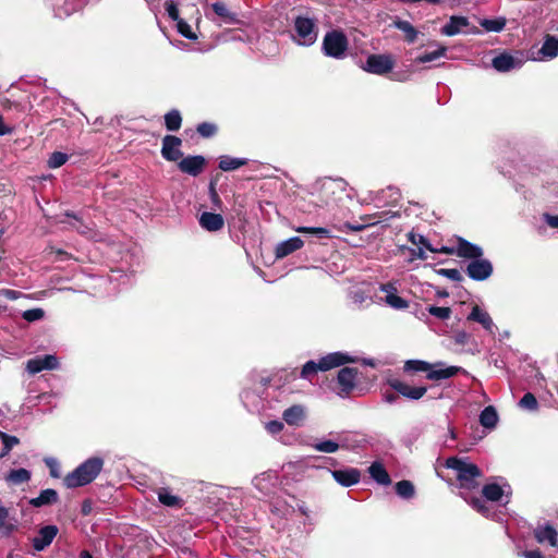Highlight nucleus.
<instances>
[{"label":"nucleus","mask_w":558,"mask_h":558,"mask_svg":"<svg viewBox=\"0 0 558 558\" xmlns=\"http://www.w3.org/2000/svg\"><path fill=\"white\" fill-rule=\"evenodd\" d=\"M446 466L454 472L456 480L461 489L471 490L478 486L482 471L466 459L451 457L446 461Z\"/></svg>","instance_id":"1"},{"label":"nucleus","mask_w":558,"mask_h":558,"mask_svg":"<svg viewBox=\"0 0 558 558\" xmlns=\"http://www.w3.org/2000/svg\"><path fill=\"white\" fill-rule=\"evenodd\" d=\"M102 466L104 460L101 458H89L69 473L64 477L63 483L68 488L85 486L97 477Z\"/></svg>","instance_id":"2"},{"label":"nucleus","mask_w":558,"mask_h":558,"mask_svg":"<svg viewBox=\"0 0 558 558\" xmlns=\"http://www.w3.org/2000/svg\"><path fill=\"white\" fill-rule=\"evenodd\" d=\"M349 41L341 31L326 33L323 39V51L326 56L335 59H343L348 50Z\"/></svg>","instance_id":"3"},{"label":"nucleus","mask_w":558,"mask_h":558,"mask_svg":"<svg viewBox=\"0 0 558 558\" xmlns=\"http://www.w3.org/2000/svg\"><path fill=\"white\" fill-rule=\"evenodd\" d=\"M294 28L298 36V41L301 45H312L317 38L315 23L308 17H296L294 22Z\"/></svg>","instance_id":"4"},{"label":"nucleus","mask_w":558,"mask_h":558,"mask_svg":"<svg viewBox=\"0 0 558 558\" xmlns=\"http://www.w3.org/2000/svg\"><path fill=\"white\" fill-rule=\"evenodd\" d=\"M465 272L471 279L483 281L493 274V265L488 259L480 257L469 263Z\"/></svg>","instance_id":"5"},{"label":"nucleus","mask_w":558,"mask_h":558,"mask_svg":"<svg viewBox=\"0 0 558 558\" xmlns=\"http://www.w3.org/2000/svg\"><path fill=\"white\" fill-rule=\"evenodd\" d=\"M392 68L393 61L390 56L372 54L366 59L364 70L373 74L383 75L391 71Z\"/></svg>","instance_id":"6"},{"label":"nucleus","mask_w":558,"mask_h":558,"mask_svg":"<svg viewBox=\"0 0 558 558\" xmlns=\"http://www.w3.org/2000/svg\"><path fill=\"white\" fill-rule=\"evenodd\" d=\"M375 293V286L373 283H365L361 287L352 289L350 292V298L352 302L360 307L368 306L374 302Z\"/></svg>","instance_id":"7"},{"label":"nucleus","mask_w":558,"mask_h":558,"mask_svg":"<svg viewBox=\"0 0 558 558\" xmlns=\"http://www.w3.org/2000/svg\"><path fill=\"white\" fill-rule=\"evenodd\" d=\"M59 366V361L56 355L47 354L45 356H36L26 362V371L35 375L44 369H56Z\"/></svg>","instance_id":"8"},{"label":"nucleus","mask_w":558,"mask_h":558,"mask_svg":"<svg viewBox=\"0 0 558 558\" xmlns=\"http://www.w3.org/2000/svg\"><path fill=\"white\" fill-rule=\"evenodd\" d=\"M181 144L182 141L179 137L166 135L162 140V157L169 161H177L182 156V151L180 150Z\"/></svg>","instance_id":"9"},{"label":"nucleus","mask_w":558,"mask_h":558,"mask_svg":"<svg viewBox=\"0 0 558 558\" xmlns=\"http://www.w3.org/2000/svg\"><path fill=\"white\" fill-rule=\"evenodd\" d=\"M278 483V476L272 471L264 472L253 480V485L258 489L264 496L270 495L276 488Z\"/></svg>","instance_id":"10"},{"label":"nucleus","mask_w":558,"mask_h":558,"mask_svg":"<svg viewBox=\"0 0 558 558\" xmlns=\"http://www.w3.org/2000/svg\"><path fill=\"white\" fill-rule=\"evenodd\" d=\"M57 534L58 527L56 525L43 526L32 541L34 549L37 551L44 550L52 543Z\"/></svg>","instance_id":"11"},{"label":"nucleus","mask_w":558,"mask_h":558,"mask_svg":"<svg viewBox=\"0 0 558 558\" xmlns=\"http://www.w3.org/2000/svg\"><path fill=\"white\" fill-rule=\"evenodd\" d=\"M389 384L393 390L411 400L421 399L427 391L426 387H413L398 379L390 380Z\"/></svg>","instance_id":"12"},{"label":"nucleus","mask_w":558,"mask_h":558,"mask_svg":"<svg viewBox=\"0 0 558 558\" xmlns=\"http://www.w3.org/2000/svg\"><path fill=\"white\" fill-rule=\"evenodd\" d=\"M357 375V369L352 367H343L338 373V384L341 387V391L339 395L341 397H347L355 386V379Z\"/></svg>","instance_id":"13"},{"label":"nucleus","mask_w":558,"mask_h":558,"mask_svg":"<svg viewBox=\"0 0 558 558\" xmlns=\"http://www.w3.org/2000/svg\"><path fill=\"white\" fill-rule=\"evenodd\" d=\"M304 245V241L300 236H292L288 240L281 241L276 245L275 256L276 258H284L288 255L301 250Z\"/></svg>","instance_id":"14"},{"label":"nucleus","mask_w":558,"mask_h":558,"mask_svg":"<svg viewBox=\"0 0 558 558\" xmlns=\"http://www.w3.org/2000/svg\"><path fill=\"white\" fill-rule=\"evenodd\" d=\"M379 290L386 293L385 303L395 310H404L409 303L397 294V289L392 283L379 286Z\"/></svg>","instance_id":"15"},{"label":"nucleus","mask_w":558,"mask_h":558,"mask_svg":"<svg viewBox=\"0 0 558 558\" xmlns=\"http://www.w3.org/2000/svg\"><path fill=\"white\" fill-rule=\"evenodd\" d=\"M205 166V158L203 156H189L183 158L178 167L179 169L190 175H198Z\"/></svg>","instance_id":"16"},{"label":"nucleus","mask_w":558,"mask_h":558,"mask_svg":"<svg viewBox=\"0 0 558 558\" xmlns=\"http://www.w3.org/2000/svg\"><path fill=\"white\" fill-rule=\"evenodd\" d=\"M355 360L348 354L341 352L329 353L323 356L318 362L320 364V371L326 372L333 367L341 366L345 363L354 362Z\"/></svg>","instance_id":"17"},{"label":"nucleus","mask_w":558,"mask_h":558,"mask_svg":"<svg viewBox=\"0 0 558 558\" xmlns=\"http://www.w3.org/2000/svg\"><path fill=\"white\" fill-rule=\"evenodd\" d=\"M461 371L459 366H445L444 363L432 364L426 377L430 380H440L453 377Z\"/></svg>","instance_id":"18"},{"label":"nucleus","mask_w":558,"mask_h":558,"mask_svg":"<svg viewBox=\"0 0 558 558\" xmlns=\"http://www.w3.org/2000/svg\"><path fill=\"white\" fill-rule=\"evenodd\" d=\"M331 475L337 483L344 487H349L360 482L361 473L359 470L351 468L344 470H335L331 472Z\"/></svg>","instance_id":"19"},{"label":"nucleus","mask_w":558,"mask_h":558,"mask_svg":"<svg viewBox=\"0 0 558 558\" xmlns=\"http://www.w3.org/2000/svg\"><path fill=\"white\" fill-rule=\"evenodd\" d=\"M199 225L203 229L215 232L223 228L225 220L220 214L205 211L199 217Z\"/></svg>","instance_id":"20"},{"label":"nucleus","mask_w":558,"mask_h":558,"mask_svg":"<svg viewBox=\"0 0 558 558\" xmlns=\"http://www.w3.org/2000/svg\"><path fill=\"white\" fill-rule=\"evenodd\" d=\"M510 494V486L508 484L488 483L483 487V495L487 500L499 501L502 496Z\"/></svg>","instance_id":"21"},{"label":"nucleus","mask_w":558,"mask_h":558,"mask_svg":"<svg viewBox=\"0 0 558 558\" xmlns=\"http://www.w3.org/2000/svg\"><path fill=\"white\" fill-rule=\"evenodd\" d=\"M536 541L541 544L549 543L551 546L557 545L558 532L549 524L539 525L534 531Z\"/></svg>","instance_id":"22"},{"label":"nucleus","mask_w":558,"mask_h":558,"mask_svg":"<svg viewBox=\"0 0 558 558\" xmlns=\"http://www.w3.org/2000/svg\"><path fill=\"white\" fill-rule=\"evenodd\" d=\"M457 255L472 260L482 257L483 250L475 244L468 242L466 240L459 239L457 246Z\"/></svg>","instance_id":"23"},{"label":"nucleus","mask_w":558,"mask_h":558,"mask_svg":"<svg viewBox=\"0 0 558 558\" xmlns=\"http://www.w3.org/2000/svg\"><path fill=\"white\" fill-rule=\"evenodd\" d=\"M284 422L291 426H300L305 418V409L302 405H292L283 411Z\"/></svg>","instance_id":"24"},{"label":"nucleus","mask_w":558,"mask_h":558,"mask_svg":"<svg viewBox=\"0 0 558 558\" xmlns=\"http://www.w3.org/2000/svg\"><path fill=\"white\" fill-rule=\"evenodd\" d=\"M469 320L476 322L481 324L487 331L494 332V323L489 314L482 310L480 306L475 305L471 313L468 316Z\"/></svg>","instance_id":"25"},{"label":"nucleus","mask_w":558,"mask_h":558,"mask_svg":"<svg viewBox=\"0 0 558 558\" xmlns=\"http://www.w3.org/2000/svg\"><path fill=\"white\" fill-rule=\"evenodd\" d=\"M469 26V20L464 16L453 15L449 22L442 26L441 34L446 36H454L461 33L462 28Z\"/></svg>","instance_id":"26"},{"label":"nucleus","mask_w":558,"mask_h":558,"mask_svg":"<svg viewBox=\"0 0 558 558\" xmlns=\"http://www.w3.org/2000/svg\"><path fill=\"white\" fill-rule=\"evenodd\" d=\"M59 499L57 490L52 488H47L40 492L39 496L36 498H32L29 504L35 508H40L44 506L56 504Z\"/></svg>","instance_id":"27"},{"label":"nucleus","mask_w":558,"mask_h":558,"mask_svg":"<svg viewBox=\"0 0 558 558\" xmlns=\"http://www.w3.org/2000/svg\"><path fill=\"white\" fill-rule=\"evenodd\" d=\"M492 64L498 72H508L520 65V63L517 62L512 56L507 53H501L495 57L492 61Z\"/></svg>","instance_id":"28"},{"label":"nucleus","mask_w":558,"mask_h":558,"mask_svg":"<svg viewBox=\"0 0 558 558\" xmlns=\"http://www.w3.org/2000/svg\"><path fill=\"white\" fill-rule=\"evenodd\" d=\"M539 54L544 59H554L558 56V38L553 35H547L539 49Z\"/></svg>","instance_id":"29"},{"label":"nucleus","mask_w":558,"mask_h":558,"mask_svg":"<svg viewBox=\"0 0 558 558\" xmlns=\"http://www.w3.org/2000/svg\"><path fill=\"white\" fill-rule=\"evenodd\" d=\"M368 472L372 478L380 485H389L391 482L388 472L379 462L372 463V465L368 469Z\"/></svg>","instance_id":"30"},{"label":"nucleus","mask_w":558,"mask_h":558,"mask_svg":"<svg viewBox=\"0 0 558 558\" xmlns=\"http://www.w3.org/2000/svg\"><path fill=\"white\" fill-rule=\"evenodd\" d=\"M498 422V414L494 407H486L480 414V423L485 428H494Z\"/></svg>","instance_id":"31"},{"label":"nucleus","mask_w":558,"mask_h":558,"mask_svg":"<svg viewBox=\"0 0 558 558\" xmlns=\"http://www.w3.org/2000/svg\"><path fill=\"white\" fill-rule=\"evenodd\" d=\"M31 480V472L26 469L12 470L5 475V481L10 485H21Z\"/></svg>","instance_id":"32"},{"label":"nucleus","mask_w":558,"mask_h":558,"mask_svg":"<svg viewBox=\"0 0 558 558\" xmlns=\"http://www.w3.org/2000/svg\"><path fill=\"white\" fill-rule=\"evenodd\" d=\"M213 11L225 22L228 24H234L238 22L236 16L232 13L225 3L216 2L211 5Z\"/></svg>","instance_id":"33"},{"label":"nucleus","mask_w":558,"mask_h":558,"mask_svg":"<svg viewBox=\"0 0 558 558\" xmlns=\"http://www.w3.org/2000/svg\"><path fill=\"white\" fill-rule=\"evenodd\" d=\"M158 500L167 507H181L182 500L173 495L168 488H160L158 490Z\"/></svg>","instance_id":"34"},{"label":"nucleus","mask_w":558,"mask_h":558,"mask_svg":"<svg viewBox=\"0 0 558 558\" xmlns=\"http://www.w3.org/2000/svg\"><path fill=\"white\" fill-rule=\"evenodd\" d=\"M0 459L4 458L11 449L20 442L19 438L15 436L8 435L0 430Z\"/></svg>","instance_id":"35"},{"label":"nucleus","mask_w":558,"mask_h":558,"mask_svg":"<svg viewBox=\"0 0 558 558\" xmlns=\"http://www.w3.org/2000/svg\"><path fill=\"white\" fill-rule=\"evenodd\" d=\"M393 26L405 34V38L410 44L416 40L417 32L410 22L397 20L393 22Z\"/></svg>","instance_id":"36"},{"label":"nucleus","mask_w":558,"mask_h":558,"mask_svg":"<svg viewBox=\"0 0 558 558\" xmlns=\"http://www.w3.org/2000/svg\"><path fill=\"white\" fill-rule=\"evenodd\" d=\"M246 163L244 158H234L230 156H222L219 161V168L223 171H232L239 169Z\"/></svg>","instance_id":"37"},{"label":"nucleus","mask_w":558,"mask_h":558,"mask_svg":"<svg viewBox=\"0 0 558 558\" xmlns=\"http://www.w3.org/2000/svg\"><path fill=\"white\" fill-rule=\"evenodd\" d=\"M294 231L298 233L313 234L319 239H330L332 236L329 229L322 228V227H302V226H300V227H295Z\"/></svg>","instance_id":"38"},{"label":"nucleus","mask_w":558,"mask_h":558,"mask_svg":"<svg viewBox=\"0 0 558 558\" xmlns=\"http://www.w3.org/2000/svg\"><path fill=\"white\" fill-rule=\"evenodd\" d=\"M182 118L178 110L173 109L166 113L165 124L169 131H178L181 128Z\"/></svg>","instance_id":"39"},{"label":"nucleus","mask_w":558,"mask_h":558,"mask_svg":"<svg viewBox=\"0 0 558 558\" xmlns=\"http://www.w3.org/2000/svg\"><path fill=\"white\" fill-rule=\"evenodd\" d=\"M481 26L487 32H501L506 26L505 19H484Z\"/></svg>","instance_id":"40"},{"label":"nucleus","mask_w":558,"mask_h":558,"mask_svg":"<svg viewBox=\"0 0 558 558\" xmlns=\"http://www.w3.org/2000/svg\"><path fill=\"white\" fill-rule=\"evenodd\" d=\"M447 48L446 47H439L437 50L432 52H426L424 54L418 56L415 59V62L417 63H427L435 61L446 54Z\"/></svg>","instance_id":"41"},{"label":"nucleus","mask_w":558,"mask_h":558,"mask_svg":"<svg viewBox=\"0 0 558 558\" xmlns=\"http://www.w3.org/2000/svg\"><path fill=\"white\" fill-rule=\"evenodd\" d=\"M396 492L402 498H410L414 495V486L410 481H400L396 484Z\"/></svg>","instance_id":"42"},{"label":"nucleus","mask_w":558,"mask_h":558,"mask_svg":"<svg viewBox=\"0 0 558 558\" xmlns=\"http://www.w3.org/2000/svg\"><path fill=\"white\" fill-rule=\"evenodd\" d=\"M432 368V364L420 361V360H410L405 362L404 369L405 371H413V372H429Z\"/></svg>","instance_id":"43"},{"label":"nucleus","mask_w":558,"mask_h":558,"mask_svg":"<svg viewBox=\"0 0 558 558\" xmlns=\"http://www.w3.org/2000/svg\"><path fill=\"white\" fill-rule=\"evenodd\" d=\"M519 407L527 411H536L538 402L533 393L526 392L519 401Z\"/></svg>","instance_id":"44"},{"label":"nucleus","mask_w":558,"mask_h":558,"mask_svg":"<svg viewBox=\"0 0 558 558\" xmlns=\"http://www.w3.org/2000/svg\"><path fill=\"white\" fill-rule=\"evenodd\" d=\"M69 159V156L61 151H54L50 155L48 159V167L51 169H57L63 166Z\"/></svg>","instance_id":"45"},{"label":"nucleus","mask_w":558,"mask_h":558,"mask_svg":"<svg viewBox=\"0 0 558 558\" xmlns=\"http://www.w3.org/2000/svg\"><path fill=\"white\" fill-rule=\"evenodd\" d=\"M313 448L320 452L333 453L339 449V445L333 440H323L314 444Z\"/></svg>","instance_id":"46"},{"label":"nucleus","mask_w":558,"mask_h":558,"mask_svg":"<svg viewBox=\"0 0 558 558\" xmlns=\"http://www.w3.org/2000/svg\"><path fill=\"white\" fill-rule=\"evenodd\" d=\"M318 371H320L319 362L308 361L302 367L301 377L305 379H311V377L315 375Z\"/></svg>","instance_id":"47"},{"label":"nucleus","mask_w":558,"mask_h":558,"mask_svg":"<svg viewBox=\"0 0 558 558\" xmlns=\"http://www.w3.org/2000/svg\"><path fill=\"white\" fill-rule=\"evenodd\" d=\"M44 316H45V312L41 308H32V310L24 311L22 313L23 319H25L28 323L40 320L44 318Z\"/></svg>","instance_id":"48"},{"label":"nucleus","mask_w":558,"mask_h":558,"mask_svg":"<svg viewBox=\"0 0 558 558\" xmlns=\"http://www.w3.org/2000/svg\"><path fill=\"white\" fill-rule=\"evenodd\" d=\"M427 312L441 320L448 319L451 315V310L449 307H440L434 305L429 306Z\"/></svg>","instance_id":"49"},{"label":"nucleus","mask_w":558,"mask_h":558,"mask_svg":"<svg viewBox=\"0 0 558 558\" xmlns=\"http://www.w3.org/2000/svg\"><path fill=\"white\" fill-rule=\"evenodd\" d=\"M197 132L203 137H210L216 134L217 126L209 122H203V123L198 124Z\"/></svg>","instance_id":"50"},{"label":"nucleus","mask_w":558,"mask_h":558,"mask_svg":"<svg viewBox=\"0 0 558 558\" xmlns=\"http://www.w3.org/2000/svg\"><path fill=\"white\" fill-rule=\"evenodd\" d=\"M178 32L187 39H196V35L192 32L191 26L184 21L179 20L177 23Z\"/></svg>","instance_id":"51"},{"label":"nucleus","mask_w":558,"mask_h":558,"mask_svg":"<svg viewBox=\"0 0 558 558\" xmlns=\"http://www.w3.org/2000/svg\"><path fill=\"white\" fill-rule=\"evenodd\" d=\"M45 463L46 465L49 468L50 470V475L54 478H58L60 477V468H59V463L58 461L54 459V458H46L45 459Z\"/></svg>","instance_id":"52"},{"label":"nucleus","mask_w":558,"mask_h":558,"mask_svg":"<svg viewBox=\"0 0 558 558\" xmlns=\"http://www.w3.org/2000/svg\"><path fill=\"white\" fill-rule=\"evenodd\" d=\"M284 425L280 421H270L265 424L266 430L271 435H277L283 429Z\"/></svg>","instance_id":"53"},{"label":"nucleus","mask_w":558,"mask_h":558,"mask_svg":"<svg viewBox=\"0 0 558 558\" xmlns=\"http://www.w3.org/2000/svg\"><path fill=\"white\" fill-rule=\"evenodd\" d=\"M439 274L452 281H460L462 279L461 272L456 268L440 269Z\"/></svg>","instance_id":"54"},{"label":"nucleus","mask_w":558,"mask_h":558,"mask_svg":"<svg viewBox=\"0 0 558 558\" xmlns=\"http://www.w3.org/2000/svg\"><path fill=\"white\" fill-rule=\"evenodd\" d=\"M166 11H167L168 16L171 20L175 21L177 23L179 22V20H181L180 16H179L178 7L172 1H169V2L166 3Z\"/></svg>","instance_id":"55"},{"label":"nucleus","mask_w":558,"mask_h":558,"mask_svg":"<svg viewBox=\"0 0 558 558\" xmlns=\"http://www.w3.org/2000/svg\"><path fill=\"white\" fill-rule=\"evenodd\" d=\"M409 240L411 241L412 244L414 245H418V244H422L424 245L426 248H428L429 251L434 252V250L427 244V241L426 239L421 235V234H415L413 232H411L409 234Z\"/></svg>","instance_id":"56"},{"label":"nucleus","mask_w":558,"mask_h":558,"mask_svg":"<svg viewBox=\"0 0 558 558\" xmlns=\"http://www.w3.org/2000/svg\"><path fill=\"white\" fill-rule=\"evenodd\" d=\"M0 294L11 301L17 300L23 295L22 292L11 289H3L0 291Z\"/></svg>","instance_id":"57"},{"label":"nucleus","mask_w":558,"mask_h":558,"mask_svg":"<svg viewBox=\"0 0 558 558\" xmlns=\"http://www.w3.org/2000/svg\"><path fill=\"white\" fill-rule=\"evenodd\" d=\"M72 226H73V228H75L82 234H89V232H92V228H89L88 226L84 225L83 222H81L77 219H75V222L72 223Z\"/></svg>","instance_id":"58"},{"label":"nucleus","mask_w":558,"mask_h":558,"mask_svg":"<svg viewBox=\"0 0 558 558\" xmlns=\"http://www.w3.org/2000/svg\"><path fill=\"white\" fill-rule=\"evenodd\" d=\"M544 219L551 228H558V216L545 214Z\"/></svg>","instance_id":"59"},{"label":"nucleus","mask_w":558,"mask_h":558,"mask_svg":"<svg viewBox=\"0 0 558 558\" xmlns=\"http://www.w3.org/2000/svg\"><path fill=\"white\" fill-rule=\"evenodd\" d=\"M454 339L457 343L465 344L469 340V335L464 331H460L456 333Z\"/></svg>","instance_id":"60"},{"label":"nucleus","mask_w":558,"mask_h":558,"mask_svg":"<svg viewBox=\"0 0 558 558\" xmlns=\"http://www.w3.org/2000/svg\"><path fill=\"white\" fill-rule=\"evenodd\" d=\"M523 555L525 558H544L542 553L538 550H527V551H524Z\"/></svg>","instance_id":"61"},{"label":"nucleus","mask_w":558,"mask_h":558,"mask_svg":"<svg viewBox=\"0 0 558 558\" xmlns=\"http://www.w3.org/2000/svg\"><path fill=\"white\" fill-rule=\"evenodd\" d=\"M11 129L5 125L2 118L0 117V135H5L11 133Z\"/></svg>","instance_id":"62"},{"label":"nucleus","mask_w":558,"mask_h":558,"mask_svg":"<svg viewBox=\"0 0 558 558\" xmlns=\"http://www.w3.org/2000/svg\"><path fill=\"white\" fill-rule=\"evenodd\" d=\"M398 399V396L397 395H393V393H387L385 395V400L388 402V403H393L396 402Z\"/></svg>","instance_id":"63"},{"label":"nucleus","mask_w":558,"mask_h":558,"mask_svg":"<svg viewBox=\"0 0 558 558\" xmlns=\"http://www.w3.org/2000/svg\"><path fill=\"white\" fill-rule=\"evenodd\" d=\"M473 506L480 511L484 512V508L482 506V501L480 499L473 500Z\"/></svg>","instance_id":"64"}]
</instances>
